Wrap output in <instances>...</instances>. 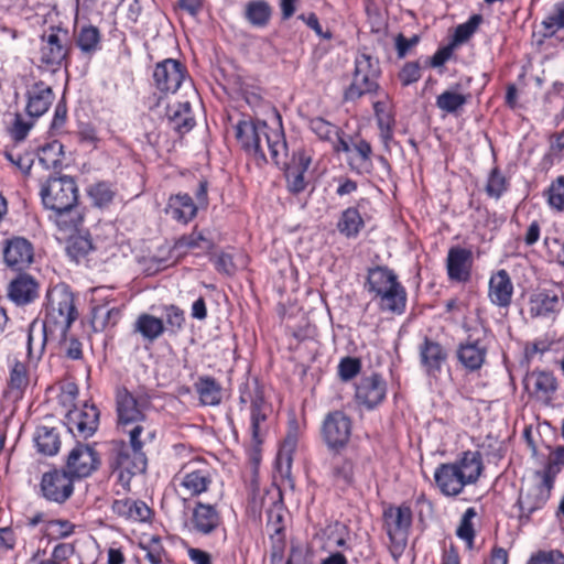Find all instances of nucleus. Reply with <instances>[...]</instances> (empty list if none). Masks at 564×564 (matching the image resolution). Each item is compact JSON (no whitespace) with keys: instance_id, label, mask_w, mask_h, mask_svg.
I'll use <instances>...</instances> for the list:
<instances>
[{"instance_id":"nucleus-1","label":"nucleus","mask_w":564,"mask_h":564,"mask_svg":"<svg viewBox=\"0 0 564 564\" xmlns=\"http://www.w3.org/2000/svg\"><path fill=\"white\" fill-rule=\"evenodd\" d=\"M78 312L74 304V295L65 284H56L48 289L45 303V318L41 326L33 322L29 327L28 354H34V333L37 330V350L40 356L44 350L47 334L57 333L65 337L72 324L77 319Z\"/></svg>"},{"instance_id":"nucleus-2","label":"nucleus","mask_w":564,"mask_h":564,"mask_svg":"<svg viewBox=\"0 0 564 564\" xmlns=\"http://www.w3.org/2000/svg\"><path fill=\"white\" fill-rule=\"evenodd\" d=\"M235 134L241 148L254 156L259 163L268 162L262 141H265L268 153L274 164H285L286 142L281 129L270 128L260 120H241L235 127Z\"/></svg>"},{"instance_id":"nucleus-3","label":"nucleus","mask_w":564,"mask_h":564,"mask_svg":"<svg viewBox=\"0 0 564 564\" xmlns=\"http://www.w3.org/2000/svg\"><path fill=\"white\" fill-rule=\"evenodd\" d=\"M482 456L478 451H466L449 464L440 465L434 474L435 482L446 496H457L465 486L475 484L481 475Z\"/></svg>"},{"instance_id":"nucleus-4","label":"nucleus","mask_w":564,"mask_h":564,"mask_svg":"<svg viewBox=\"0 0 564 564\" xmlns=\"http://www.w3.org/2000/svg\"><path fill=\"white\" fill-rule=\"evenodd\" d=\"M127 434L133 453H130L124 442H113L109 457V467L122 484H129L133 475L143 473L147 468V457L142 452V429L135 426L127 430Z\"/></svg>"},{"instance_id":"nucleus-5","label":"nucleus","mask_w":564,"mask_h":564,"mask_svg":"<svg viewBox=\"0 0 564 564\" xmlns=\"http://www.w3.org/2000/svg\"><path fill=\"white\" fill-rule=\"evenodd\" d=\"M366 286L382 311L401 314L406 305V292L395 273L387 267L369 269Z\"/></svg>"},{"instance_id":"nucleus-6","label":"nucleus","mask_w":564,"mask_h":564,"mask_svg":"<svg viewBox=\"0 0 564 564\" xmlns=\"http://www.w3.org/2000/svg\"><path fill=\"white\" fill-rule=\"evenodd\" d=\"M150 405V398L145 393L133 394L127 388L121 387L116 392V406L118 414V424L124 433L127 430L139 426L142 434L145 433L149 438L153 436V432L147 422L145 409Z\"/></svg>"},{"instance_id":"nucleus-7","label":"nucleus","mask_w":564,"mask_h":564,"mask_svg":"<svg viewBox=\"0 0 564 564\" xmlns=\"http://www.w3.org/2000/svg\"><path fill=\"white\" fill-rule=\"evenodd\" d=\"M380 76L379 59L369 53H359L355 58L352 80L344 93L345 100L354 101L365 95L377 94L380 89L378 83Z\"/></svg>"},{"instance_id":"nucleus-8","label":"nucleus","mask_w":564,"mask_h":564,"mask_svg":"<svg viewBox=\"0 0 564 564\" xmlns=\"http://www.w3.org/2000/svg\"><path fill=\"white\" fill-rule=\"evenodd\" d=\"M212 484V470L200 459H193L183 464L173 477L175 491L184 502L208 491Z\"/></svg>"},{"instance_id":"nucleus-9","label":"nucleus","mask_w":564,"mask_h":564,"mask_svg":"<svg viewBox=\"0 0 564 564\" xmlns=\"http://www.w3.org/2000/svg\"><path fill=\"white\" fill-rule=\"evenodd\" d=\"M553 486L554 482L547 476H542L536 471L533 479L521 489L518 498L521 523L529 522L531 516L545 506L551 497Z\"/></svg>"},{"instance_id":"nucleus-10","label":"nucleus","mask_w":564,"mask_h":564,"mask_svg":"<svg viewBox=\"0 0 564 564\" xmlns=\"http://www.w3.org/2000/svg\"><path fill=\"white\" fill-rule=\"evenodd\" d=\"M351 432V417L341 410L328 412L322 422V440L327 448L334 453H339L347 447Z\"/></svg>"},{"instance_id":"nucleus-11","label":"nucleus","mask_w":564,"mask_h":564,"mask_svg":"<svg viewBox=\"0 0 564 564\" xmlns=\"http://www.w3.org/2000/svg\"><path fill=\"white\" fill-rule=\"evenodd\" d=\"M383 519L391 542V552L399 556L406 545L412 511L408 506L389 507L383 512Z\"/></svg>"},{"instance_id":"nucleus-12","label":"nucleus","mask_w":564,"mask_h":564,"mask_svg":"<svg viewBox=\"0 0 564 564\" xmlns=\"http://www.w3.org/2000/svg\"><path fill=\"white\" fill-rule=\"evenodd\" d=\"M239 400L240 403L251 404V435L254 447H258L262 443V423L265 422L270 409L257 381H253L252 384L247 382L240 387Z\"/></svg>"},{"instance_id":"nucleus-13","label":"nucleus","mask_w":564,"mask_h":564,"mask_svg":"<svg viewBox=\"0 0 564 564\" xmlns=\"http://www.w3.org/2000/svg\"><path fill=\"white\" fill-rule=\"evenodd\" d=\"M41 197L44 207L47 209L73 206L78 200V188L70 176L54 177L50 178L42 187Z\"/></svg>"},{"instance_id":"nucleus-14","label":"nucleus","mask_w":564,"mask_h":564,"mask_svg":"<svg viewBox=\"0 0 564 564\" xmlns=\"http://www.w3.org/2000/svg\"><path fill=\"white\" fill-rule=\"evenodd\" d=\"M97 451L87 444H77L67 455L64 471L74 480L90 476L100 466Z\"/></svg>"},{"instance_id":"nucleus-15","label":"nucleus","mask_w":564,"mask_h":564,"mask_svg":"<svg viewBox=\"0 0 564 564\" xmlns=\"http://www.w3.org/2000/svg\"><path fill=\"white\" fill-rule=\"evenodd\" d=\"M69 53V33L66 29L51 26L42 35L41 61L48 66H59Z\"/></svg>"},{"instance_id":"nucleus-16","label":"nucleus","mask_w":564,"mask_h":564,"mask_svg":"<svg viewBox=\"0 0 564 564\" xmlns=\"http://www.w3.org/2000/svg\"><path fill=\"white\" fill-rule=\"evenodd\" d=\"M65 425L78 438H88L95 434L99 424V411L94 404L84 403L74 406L65 415Z\"/></svg>"},{"instance_id":"nucleus-17","label":"nucleus","mask_w":564,"mask_h":564,"mask_svg":"<svg viewBox=\"0 0 564 564\" xmlns=\"http://www.w3.org/2000/svg\"><path fill=\"white\" fill-rule=\"evenodd\" d=\"M557 387V379L549 371L534 370L524 378L529 397L546 406L552 404Z\"/></svg>"},{"instance_id":"nucleus-18","label":"nucleus","mask_w":564,"mask_h":564,"mask_svg":"<svg viewBox=\"0 0 564 564\" xmlns=\"http://www.w3.org/2000/svg\"><path fill=\"white\" fill-rule=\"evenodd\" d=\"M40 486L43 497L56 503H64L74 492L73 479L64 470L44 473Z\"/></svg>"},{"instance_id":"nucleus-19","label":"nucleus","mask_w":564,"mask_h":564,"mask_svg":"<svg viewBox=\"0 0 564 564\" xmlns=\"http://www.w3.org/2000/svg\"><path fill=\"white\" fill-rule=\"evenodd\" d=\"M221 524L220 512L215 505L196 501L191 510L187 527L193 533L213 534Z\"/></svg>"},{"instance_id":"nucleus-20","label":"nucleus","mask_w":564,"mask_h":564,"mask_svg":"<svg viewBox=\"0 0 564 564\" xmlns=\"http://www.w3.org/2000/svg\"><path fill=\"white\" fill-rule=\"evenodd\" d=\"M386 394L387 383L378 373L362 377L356 384V401L369 410L379 405L384 400Z\"/></svg>"},{"instance_id":"nucleus-21","label":"nucleus","mask_w":564,"mask_h":564,"mask_svg":"<svg viewBox=\"0 0 564 564\" xmlns=\"http://www.w3.org/2000/svg\"><path fill=\"white\" fill-rule=\"evenodd\" d=\"M153 79L160 91L164 94L175 93L185 79V68L176 59H164L156 64Z\"/></svg>"},{"instance_id":"nucleus-22","label":"nucleus","mask_w":564,"mask_h":564,"mask_svg":"<svg viewBox=\"0 0 564 564\" xmlns=\"http://www.w3.org/2000/svg\"><path fill=\"white\" fill-rule=\"evenodd\" d=\"M297 445L296 432H290L284 438L275 459V479L280 480V486L283 488L289 487L294 489V481L292 479L291 469L293 462V453Z\"/></svg>"},{"instance_id":"nucleus-23","label":"nucleus","mask_w":564,"mask_h":564,"mask_svg":"<svg viewBox=\"0 0 564 564\" xmlns=\"http://www.w3.org/2000/svg\"><path fill=\"white\" fill-rule=\"evenodd\" d=\"M286 159L288 155L284 159L285 164L278 165L284 167L289 191L299 194L303 192L307 185L305 173L311 164V156L304 151H299L294 153L291 162H288Z\"/></svg>"},{"instance_id":"nucleus-24","label":"nucleus","mask_w":564,"mask_h":564,"mask_svg":"<svg viewBox=\"0 0 564 564\" xmlns=\"http://www.w3.org/2000/svg\"><path fill=\"white\" fill-rule=\"evenodd\" d=\"M338 453L332 457L328 464H325V471L330 481L345 489L355 482L356 465L352 458L339 456Z\"/></svg>"},{"instance_id":"nucleus-25","label":"nucleus","mask_w":564,"mask_h":564,"mask_svg":"<svg viewBox=\"0 0 564 564\" xmlns=\"http://www.w3.org/2000/svg\"><path fill=\"white\" fill-rule=\"evenodd\" d=\"M463 83H456L436 97V107L446 115L458 116L471 99V94L463 91Z\"/></svg>"},{"instance_id":"nucleus-26","label":"nucleus","mask_w":564,"mask_h":564,"mask_svg":"<svg viewBox=\"0 0 564 564\" xmlns=\"http://www.w3.org/2000/svg\"><path fill=\"white\" fill-rule=\"evenodd\" d=\"M456 356L465 369L476 371L486 361L487 347L479 339L468 337L466 341L458 345Z\"/></svg>"},{"instance_id":"nucleus-27","label":"nucleus","mask_w":564,"mask_h":564,"mask_svg":"<svg viewBox=\"0 0 564 564\" xmlns=\"http://www.w3.org/2000/svg\"><path fill=\"white\" fill-rule=\"evenodd\" d=\"M26 112L31 117L44 115L54 100L52 88L43 82L34 83L26 91Z\"/></svg>"},{"instance_id":"nucleus-28","label":"nucleus","mask_w":564,"mask_h":564,"mask_svg":"<svg viewBox=\"0 0 564 564\" xmlns=\"http://www.w3.org/2000/svg\"><path fill=\"white\" fill-rule=\"evenodd\" d=\"M8 295L17 305L30 304L39 296V283L29 274H19L11 281Z\"/></svg>"},{"instance_id":"nucleus-29","label":"nucleus","mask_w":564,"mask_h":564,"mask_svg":"<svg viewBox=\"0 0 564 564\" xmlns=\"http://www.w3.org/2000/svg\"><path fill=\"white\" fill-rule=\"evenodd\" d=\"M513 284L509 273L501 269L491 275L489 281V299L499 307H508L511 304Z\"/></svg>"},{"instance_id":"nucleus-30","label":"nucleus","mask_w":564,"mask_h":564,"mask_svg":"<svg viewBox=\"0 0 564 564\" xmlns=\"http://www.w3.org/2000/svg\"><path fill=\"white\" fill-rule=\"evenodd\" d=\"M446 358L447 354L441 344L427 337L424 338L423 343L420 345V359L421 365L429 376L437 377Z\"/></svg>"},{"instance_id":"nucleus-31","label":"nucleus","mask_w":564,"mask_h":564,"mask_svg":"<svg viewBox=\"0 0 564 564\" xmlns=\"http://www.w3.org/2000/svg\"><path fill=\"white\" fill-rule=\"evenodd\" d=\"M3 253L6 263L18 270L29 265L33 260V247L24 238L10 240Z\"/></svg>"},{"instance_id":"nucleus-32","label":"nucleus","mask_w":564,"mask_h":564,"mask_svg":"<svg viewBox=\"0 0 564 564\" xmlns=\"http://www.w3.org/2000/svg\"><path fill=\"white\" fill-rule=\"evenodd\" d=\"M471 256V251L460 247L449 249L447 254V272L449 279L456 281H467L469 279Z\"/></svg>"},{"instance_id":"nucleus-33","label":"nucleus","mask_w":564,"mask_h":564,"mask_svg":"<svg viewBox=\"0 0 564 564\" xmlns=\"http://www.w3.org/2000/svg\"><path fill=\"white\" fill-rule=\"evenodd\" d=\"M50 220L63 232L77 231L84 220L83 212L79 209L78 204L73 206H61L50 209Z\"/></svg>"},{"instance_id":"nucleus-34","label":"nucleus","mask_w":564,"mask_h":564,"mask_svg":"<svg viewBox=\"0 0 564 564\" xmlns=\"http://www.w3.org/2000/svg\"><path fill=\"white\" fill-rule=\"evenodd\" d=\"M165 213L178 223L186 224L196 216L197 206L189 195L176 194L169 198Z\"/></svg>"},{"instance_id":"nucleus-35","label":"nucleus","mask_w":564,"mask_h":564,"mask_svg":"<svg viewBox=\"0 0 564 564\" xmlns=\"http://www.w3.org/2000/svg\"><path fill=\"white\" fill-rule=\"evenodd\" d=\"M561 301L555 291L543 290L530 300V314L533 317H546L560 311Z\"/></svg>"},{"instance_id":"nucleus-36","label":"nucleus","mask_w":564,"mask_h":564,"mask_svg":"<svg viewBox=\"0 0 564 564\" xmlns=\"http://www.w3.org/2000/svg\"><path fill=\"white\" fill-rule=\"evenodd\" d=\"M373 111L380 130V138L384 147L388 148L393 138V129L395 124L391 106L387 100H378L373 102Z\"/></svg>"},{"instance_id":"nucleus-37","label":"nucleus","mask_w":564,"mask_h":564,"mask_svg":"<svg viewBox=\"0 0 564 564\" xmlns=\"http://www.w3.org/2000/svg\"><path fill=\"white\" fill-rule=\"evenodd\" d=\"M112 510L116 514L137 522L147 521L151 516V509L143 501L132 499L115 500Z\"/></svg>"},{"instance_id":"nucleus-38","label":"nucleus","mask_w":564,"mask_h":564,"mask_svg":"<svg viewBox=\"0 0 564 564\" xmlns=\"http://www.w3.org/2000/svg\"><path fill=\"white\" fill-rule=\"evenodd\" d=\"M163 319L148 314H140L133 323V333L140 334L149 343H153L164 333Z\"/></svg>"},{"instance_id":"nucleus-39","label":"nucleus","mask_w":564,"mask_h":564,"mask_svg":"<svg viewBox=\"0 0 564 564\" xmlns=\"http://www.w3.org/2000/svg\"><path fill=\"white\" fill-rule=\"evenodd\" d=\"M166 116L172 129L180 134L188 132L194 127L195 122L191 116V105L188 101L169 106Z\"/></svg>"},{"instance_id":"nucleus-40","label":"nucleus","mask_w":564,"mask_h":564,"mask_svg":"<svg viewBox=\"0 0 564 564\" xmlns=\"http://www.w3.org/2000/svg\"><path fill=\"white\" fill-rule=\"evenodd\" d=\"M243 17L254 28H265L272 17V7L265 0H252L246 3Z\"/></svg>"},{"instance_id":"nucleus-41","label":"nucleus","mask_w":564,"mask_h":564,"mask_svg":"<svg viewBox=\"0 0 564 564\" xmlns=\"http://www.w3.org/2000/svg\"><path fill=\"white\" fill-rule=\"evenodd\" d=\"M195 389L204 405H218L221 402V387L214 378H198Z\"/></svg>"},{"instance_id":"nucleus-42","label":"nucleus","mask_w":564,"mask_h":564,"mask_svg":"<svg viewBox=\"0 0 564 564\" xmlns=\"http://www.w3.org/2000/svg\"><path fill=\"white\" fill-rule=\"evenodd\" d=\"M34 441L37 451L44 455H55L61 446L58 433L54 427L39 426L35 432Z\"/></svg>"},{"instance_id":"nucleus-43","label":"nucleus","mask_w":564,"mask_h":564,"mask_svg":"<svg viewBox=\"0 0 564 564\" xmlns=\"http://www.w3.org/2000/svg\"><path fill=\"white\" fill-rule=\"evenodd\" d=\"M364 227V220L355 207H349L341 213L337 224L338 231L347 238H355Z\"/></svg>"},{"instance_id":"nucleus-44","label":"nucleus","mask_w":564,"mask_h":564,"mask_svg":"<svg viewBox=\"0 0 564 564\" xmlns=\"http://www.w3.org/2000/svg\"><path fill=\"white\" fill-rule=\"evenodd\" d=\"M100 40V32L94 25L83 26L76 35V44L86 55H91L99 50Z\"/></svg>"},{"instance_id":"nucleus-45","label":"nucleus","mask_w":564,"mask_h":564,"mask_svg":"<svg viewBox=\"0 0 564 564\" xmlns=\"http://www.w3.org/2000/svg\"><path fill=\"white\" fill-rule=\"evenodd\" d=\"M351 152L355 153V156L350 158V165L358 173H362L368 171L371 166V145L369 142L365 140H359L358 142L352 144Z\"/></svg>"},{"instance_id":"nucleus-46","label":"nucleus","mask_w":564,"mask_h":564,"mask_svg":"<svg viewBox=\"0 0 564 564\" xmlns=\"http://www.w3.org/2000/svg\"><path fill=\"white\" fill-rule=\"evenodd\" d=\"M29 384V376L26 365L15 360L12 365L9 379L10 393L15 398H20L24 389Z\"/></svg>"},{"instance_id":"nucleus-47","label":"nucleus","mask_w":564,"mask_h":564,"mask_svg":"<svg viewBox=\"0 0 564 564\" xmlns=\"http://www.w3.org/2000/svg\"><path fill=\"white\" fill-rule=\"evenodd\" d=\"M63 145L54 141L40 149L39 162L44 169L56 167L61 163Z\"/></svg>"},{"instance_id":"nucleus-48","label":"nucleus","mask_w":564,"mask_h":564,"mask_svg":"<svg viewBox=\"0 0 564 564\" xmlns=\"http://www.w3.org/2000/svg\"><path fill=\"white\" fill-rule=\"evenodd\" d=\"M477 512L475 510V508L470 507L468 508L462 519H460V523L456 530V534L459 539H462L463 541H465L468 545V547H471L473 546V542H474V536H475V530H474V525H473V519L476 517Z\"/></svg>"},{"instance_id":"nucleus-49","label":"nucleus","mask_w":564,"mask_h":564,"mask_svg":"<svg viewBox=\"0 0 564 564\" xmlns=\"http://www.w3.org/2000/svg\"><path fill=\"white\" fill-rule=\"evenodd\" d=\"M175 247L177 249H202L208 250L213 247L210 240H208L202 232L193 231L189 235L181 237Z\"/></svg>"},{"instance_id":"nucleus-50","label":"nucleus","mask_w":564,"mask_h":564,"mask_svg":"<svg viewBox=\"0 0 564 564\" xmlns=\"http://www.w3.org/2000/svg\"><path fill=\"white\" fill-rule=\"evenodd\" d=\"M482 21L480 14L471 15L467 22L459 24L454 34V43L462 44L470 39Z\"/></svg>"},{"instance_id":"nucleus-51","label":"nucleus","mask_w":564,"mask_h":564,"mask_svg":"<svg viewBox=\"0 0 564 564\" xmlns=\"http://www.w3.org/2000/svg\"><path fill=\"white\" fill-rule=\"evenodd\" d=\"M310 128L321 140L332 141L334 138H337L339 133L336 126L321 117L311 119Z\"/></svg>"},{"instance_id":"nucleus-52","label":"nucleus","mask_w":564,"mask_h":564,"mask_svg":"<svg viewBox=\"0 0 564 564\" xmlns=\"http://www.w3.org/2000/svg\"><path fill=\"white\" fill-rule=\"evenodd\" d=\"M543 26L554 34L557 30L564 29V0L554 4L552 11L542 22Z\"/></svg>"},{"instance_id":"nucleus-53","label":"nucleus","mask_w":564,"mask_h":564,"mask_svg":"<svg viewBox=\"0 0 564 564\" xmlns=\"http://www.w3.org/2000/svg\"><path fill=\"white\" fill-rule=\"evenodd\" d=\"M564 465V446H558L549 457V462L542 471H538L542 476H547L554 482L555 476Z\"/></svg>"},{"instance_id":"nucleus-54","label":"nucleus","mask_w":564,"mask_h":564,"mask_svg":"<svg viewBox=\"0 0 564 564\" xmlns=\"http://www.w3.org/2000/svg\"><path fill=\"white\" fill-rule=\"evenodd\" d=\"M93 246L89 239L85 237H75L73 238L68 246H67V253L68 256L75 260L79 261L82 258H84Z\"/></svg>"},{"instance_id":"nucleus-55","label":"nucleus","mask_w":564,"mask_h":564,"mask_svg":"<svg viewBox=\"0 0 564 564\" xmlns=\"http://www.w3.org/2000/svg\"><path fill=\"white\" fill-rule=\"evenodd\" d=\"M121 315V311L118 307L106 308L99 306L94 310V321L99 322L101 327L115 326Z\"/></svg>"},{"instance_id":"nucleus-56","label":"nucleus","mask_w":564,"mask_h":564,"mask_svg":"<svg viewBox=\"0 0 564 564\" xmlns=\"http://www.w3.org/2000/svg\"><path fill=\"white\" fill-rule=\"evenodd\" d=\"M506 188L507 182L505 176L497 169H494L487 182V194L491 197L499 198Z\"/></svg>"},{"instance_id":"nucleus-57","label":"nucleus","mask_w":564,"mask_h":564,"mask_svg":"<svg viewBox=\"0 0 564 564\" xmlns=\"http://www.w3.org/2000/svg\"><path fill=\"white\" fill-rule=\"evenodd\" d=\"M528 564H564V554L558 550L539 551L531 555Z\"/></svg>"},{"instance_id":"nucleus-58","label":"nucleus","mask_w":564,"mask_h":564,"mask_svg":"<svg viewBox=\"0 0 564 564\" xmlns=\"http://www.w3.org/2000/svg\"><path fill=\"white\" fill-rule=\"evenodd\" d=\"M185 322L184 312L175 305L165 308V323L171 333L178 332Z\"/></svg>"},{"instance_id":"nucleus-59","label":"nucleus","mask_w":564,"mask_h":564,"mask_svg":"<svg viewBox=\"0 0 564 564\" xmlns=\"http://www.w3.org/2000/svg\"><path fill=\"white\" fill-rule=\"evenodd\" d=\"M549 203L558 210L564 209V176L558 177L549 188Z\"/></svg>"},{"instance_id":"nucleus-60","label":"nucleus","mask_w":564,"mask_h":564,"mask_svg":"<svg viewBox=\"0 0 564 564\" xmlns=\"http://www.w3.org/2000/svg\"><path fill=\"white\" fill-rule=\"evenodd\" d=\"M403 86H409L421 78V66L419 62L406 63L399 73Z\"/></svg>"},{"instance_id":"nucleus-61","label":"nucleus","mask_w":564,"mask_h":564,"mask_svg":"<svg viewBox=\"0 0 564 564\" xmlns=\"http://www.w3.org/2000/svg\"><path fill=\"white\" fill-rule=\"evenodd\" d=\"M360 366L357 358L346 357L339 362L338 373L344 381H348L360 371Z\"/></svg>"},{"instance_id":"nucleus-62","label":"nucleus","mask_w":564,"mask_h":564,"mask_svg":"<svg viewBox=\"0 0 564 564\" xmlns=\"http://www.w3.org/2000/svg\"><path fill=\"white\" fill-rule=\"evenodd\" d=\"M89 195L98 206L106 205L112 200L113 194L105 183H98L90 187Z\"/></svg>"},{"instance_id":"nucleus-63","label":"nucleus","mask_w":564,"mask_h":564,"mask_svg":"<svg viewBox=\"0 0 564 564\" xmlns=\"http://www.w3.org/2000/svg\"><path fill=\"white\" fill-rule=\"evenodd\" d=\"M74 551L75 549L73 544L59 543L54 547L51 557L59 564H65L68 561V558L74 554Z\"/></svg>"},{"instance_id":"nucleus-64","label":"nucleus","mask_w":564,"mask_h":564,"mask_svg":"<svg viewBox=\"0 0 564 564\" xmlns=\"http://www.w3.org/2000/svg\"><path fill=\"white\" fill-rule=\"evenodd\" d=\"M286 564H311L307 552L300 545H292Z\"/></svg>"}]
</instances>
